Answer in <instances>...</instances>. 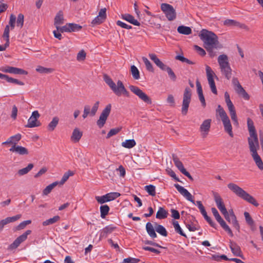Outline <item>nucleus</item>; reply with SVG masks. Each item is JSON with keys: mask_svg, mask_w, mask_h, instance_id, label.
I'll use <instances>...</instances> for the list:
<instances>
[{"mask_svg": "<svg viewBox=\"0 0 263 263\" xmlns=\"http://www.w3.org/2000/svg\"><path fill=\"white\" fill-rule=\"evenodd\" d=\"M247 127L249 133L248 141L251 156L258 168L262 171L263 170V162L257 153V150L259 147L257 134L254 122L250 118L247 119Z\"/></svg>", "mask_w": 263, "mask_h": 263, "instance_id": "nucleus-1", "label": "nucleus"}, {"mask_svg": "<svg viewBox=\"0 0 263 263\" xmlns=\"http://www.w3.org/2000/svg\"><path fill=\"white\" fill-rule=\"evenodd\" d=\"M104 80L114 93L117 96L129 97V92L126 89L123 83L121 80H118L117 83H115L107 75L104 76Z\"/></svg>", "mask_w": 263, "mask_h": 263, "instance_id": "nucleus-2", "label": "nucleus"}, {"mask_svg": "<svg viewBox=\"0 0 263 263\" xmlns=\"http://www.w3.org/2000/svg\"><path fill=\"white\" fill-rule=\"evenodd\" d=\"M200 39L203 42L204 47L208 51L217 48L218 44L217 35L212 31L202 29L199 35Z\"/></svg>", "mask_w": 263, "mask_h": 263, "instance_id": "nucleus-3", "label": "nucleus"}, {"mask_svg": "<svg viewBox=\"0 0 263 263\" xmlns=\"http://www.w3.org/2000/svg\"><path fill=\"white\" fill-rule=\"evenodd\" d=\"M228 187L236 195L255 206L259 205L256 199L242 188L233 183L228 184Z\"/></svg>", "mask_w": 263, "mask_h": 263, "instance_id": "nucleus-4", "label": "nucleus"}, {"mask_svg": "<svg viewBox=\"0 0 263 263\" xmlns=\"http://www.w3.org/2000/svg\"><path fill=\"white\" fill-rule=\"evenodd\" d=\"M216 111L221 118L225 132L228 133L231 137H233L232 126L226 112L220 105H218Z\"/></svg>", "mask_w": 263, "mask_h": 263, "instance_id": "nucleus-5", "label": "nucleus"}, {"mask_svg": "<svg viewBox=\"0 0 263 263\" xmlns=\"http://www.w3.org/2000/svg\"><path fill=\"white\" fill-rule=\"evenodd\" d=\"M217 61L222 74L229 80L232 76V69L229 63L228 56L226 54L220 55Z\"/></svg>", "mask_w": 263, "mask_h": 263, "instance_id": "nucleus-6", "label": "nucleus"}, {"mask_svg": "<svg viewBox=\"0 0 263 263\" xmlns=\"http://www.w3.org/2000/svg\"><path fill=\"white\" fill-rule=\"evenodd\" d=\"M148 56L150 59L154 62L157 66H158L161 70H166L167 72L170 79L173 81H175L176 80V76L172 69L170 67L165 65L162 61H161L155 54L149 53Z\"/></svg>", "mask_w": 263, "mask_h": 263, "instance_id": "nucleus-7", "label": "nucleus"}, {"mask_svg": "<svg viewBox=\"0 0 263 263\" xmlns=\"http://www.w3.org/2000/svg\"><path fill=\"white\" fill-rule=\"evenodd\" d=\"M224 98L231 119L235 124L238 125V122L235 107L231 101L230 95L228 92L224 93Z\"/></svg>", "mask_w": 263, "mask_h": 263, "instance_id": "nucleus-8", "label": "nucleus"}, {"mask_svg": "<svg viewBox=\"0 0 263 263\" xmlns=\"http://www.w3.org/2000/svg\"><path fill=\"white\" fill-rule=\"evenodd\" d=\"M191 97L192 92L191 89L189 87H186L183 93V102L181 108V112L183 115H185L187 112L189 105L191 100Z\"/></svg>", "mask_w": 263, "mask_h": 263, "instance_id": "nucleus-9", "label": "nucleus"}, {"mask_svg": "<svg viewBox=\"0 0 263 263\" xmlns=\"http://www.w3.org/2000/svg\"><path fill=\"white\" fill-rule=\"evenodd\" d=\"M205 71L207 77V79L208 81V83L210 85L212 92L216 95L217 93V91L216 89V87L215 85V83L214 80V77H217L215 75V73L213 71L212 68L209 66L208 65H206L205 66Z\"/></svg>", "mask_w": 263, "mask_h": 263, "instance_id": "nucleus-10", "label": "nucleus"}, {"mask_svg": "<svg viewBox=\"0 0 263 263\" xmlns=\"http://www.w3.org/2000/svg\"><path fill=\"white\" fill-rule=\"evenodd\" d=\"M211 211L216 220L220 224L221 227L229 234L231 237H233V234L232 230L227 224L224 220L221 218L217 209L215 208H212L211 209Z\"/></svg>", "mask_w": 263, "mask_h": 263, "instance_id": "nucleus-11", "label": "nucleus"}, {"mask_svg": "<svg viewBox=\"0 0 263 263\" xmlns=\"http://www.w3.org/2000/svg\"><path fill=\"white\" fill-rule=\"evenodd\" d=\"M129 89L141 100L148 104H152L151 99L139 87L134 85L129 86Z\"/></svg>", "mask_w": 263, "mask_h": 263, "instance_id": "nucleus-12", "label": "nucleus"}, {"mask_svg": "<svg viewBox=\"0 0 263 263\" xmlns=\"http://www.w3.org/2000/svg\"><path fill=\"white\" fill-rule=\"evenodd\" d=\"M161 9L165 14L168 20L173 21L175 19L176 13L172 6L168 4L163 3L161 5Z\"/></svg>", "mask_w": 263, "mask_h": 263, "instance_id": "nucleus-13", "label": "nucleus"}, {"mask_svg": "<svg viewBox=\"0 0 263 263\" xmlns=\"http://www.w3.org/2000/svg\"><path fill=\"white\" fill-rule=\"evenodd\" d=\"M111 108V105L109 104L106 106L101 113L99 119L97 122V124L100 128H102L105 124L106 121L110 114Z\"/></svg>", "mask_w": 263, "mask_h": 263, "instance_id": "nucleus-14", "label": "nucleus"}, {"mask_svg": "<svg viewBox=\"0 0 263 263\" xmlns=\"http://www.w3.org/2000/svg\"><path fill=\"white\" fill-rule=\"evenodd\" d=\"M120 196L118 192H110L101 196H96V200L100 204L115 200Z\"/></svg>", "mask_w": 263, "mask_h": 263, "instance_id": "nucleus-15", "label": "nucleus"}, {"mask_svg": "<svg viewBox=\"0 0 263 263\" xmlns=\"http://www.w3.org/2000/svg\"><path fill=\"white\" fill-rule=\"evenodd\" d=\"M225 218V219L229 222L232 223L233 227L238 231H239L240 226L238 222V221L236 219V217L233 211L232 210L229 211V212L227 211L226 213H223L222 214Z\"/></svg>", "mask_w": 263, "mask_h": 263, "instance_id": "nucleus-16", "label": "nucleus"}, {"mask_svg": "<svg viewBox=\"0 0 263 263\" xmlns=\"http://www.w3.org/2000/svg\"><path fill=\"white\" fill-rule=\"evenodd\" d=\"M40 115L37 110L33 111L29 119L28 120L26 127L33 128L38 127L41 125L40 122L38 120Z\"/></svg>", "mask_w": 263, "mask_h": 263, "instance_id": "nucleus-17", "label": "nucleus"}, {"mask_svg": "<svg viewBox=\"0 0 263 263\" xmlns=\"http://www.w3.org/2000/svg\"><path fill=\"white\" fill-rule=\"evenodd\" d=\"M0 70L3 72L14 74H27V71L17 67L6 66L0 67Z\"/></svg>", "mask_w": 263, "mask_h": 263, "instance_id": "nucleus-18", "label": "nucleus"}, {"mask_svg": "<svg viewBox=\"0 0 263 263\" xmlns=\"http://www.w3.org/2000/svg\"><path fill=\"white\" fill-rule=\"evenodd\" d=\"M212 120L210 119L204 120L201 123L199 130L202 137L205 138L208 135L210 130Z\"/></svg>", "mask_w": 263, "mask_h": 263, "instance_id": "nucleus-19", "label": "nucleus"}, {"mask_svg": "<svg viewBox=\"0 0 263 263\" xmlns=\"http://www.w3.org/2000/svg\"><path fill=\"white\" fill-rule=\"evenodd\" d=\"M174 186L180 194L185 198L186 200L191 201L194 204H195L196 202L193 199V196L186 189L178 184H175Z\"/></svg>", "mask_w": 263, "mask_h": 263, "instance_id": "nucleus-20", "label": "nucleus"}, {"mask_svg": "<svg viewBox=\"0 0 263 263\" xmlns=\"http://www.w3.org/2000/svg\"><path fill=\"white\" fill-rule=\"evenodd\" d=\"M31 233V230H27L25 233H24L22 235L18 236L14 241L10 245V247L11 249H15L17 247L19 246V245L23 242H24L25 240H26L27 238L28 235L30 234Z\"/></svg>", "mask_w": 263, "mask_h": 263, "instance_id": "nucleus-21", "label": "nucleus"}, {"mask_svg": "<svg viewBox=\"0 0 263 263\" xmlns=\"http://www.w3.org/2000/svg\"><path fill=\"white\" fill-rule=\"evenodd\" d=\"M82 28V26L80 25L74 24V23H68L63 26L61 28L62 32H76L79 31Z\"/></svg>", "mask_w": 263, "mask_h": 263, "instance_id": "nucleus-22", "label": "nucleus"}, {"mask_svg": "<svg viewBox=\"0 0 263 263\" xmlns=\"http://www.w3.org/2000/svg\"><path fill=\"white\" fill-rule=\"evenodd\" d=\"M173 161L176 166L181 172V173H182L184 175L188 177L189 179L191 180L193 179L192 177L191 176L190 174L187 171H186V170L184 168L182 163L179 160V159L177 157H174Z\"/></svg>", "mask_w": 263, "mask_h": 263, "instance_id": "nucleus-23", "label": "nucleus"}, {"mask_svg": "<svg viewBox=\"0 0 263 263\" xmlns=\"http://www.w3.org/2000/svg\"><path fill=\"white\" fill-rule=\"evenodd\" d=\"M64 21L63 12L62 11H59L55 16L54 25L56 27L57 29L60 31H61L62 28L60 25L64 23Z\"/></svg>", "mask_w": 263, "mask_h": 263, "instance_id": "nucleus-24", "label": "nucleus"}, {"mask_svg": "<svg viewBox=\"0 0 263 263\" xmlns=\"http://www.w3.org/2000/svg\"><path fill=\"white\" fill-rule=\"evenodd\" d=\"M9 151L20 155H27L28 154V151L26 148L16 145H13L10 148Z\"/></svg>", "mask_w": 263, "mask_h": 263, "instance_id": "nucleus-25", "label": "nucleus"}, {"mask_svg": "<svg viewBox=\"0 0 263 263\" xmlns=\"http://www.w3.org/2000/svg\"><path fill=\"white\" fill-rule=\"evenodd\" d=\"M3 37L6 40V43L4 45H0V51H4L9 45V26L7 25L5 27Z\"/></svg>", "mask_w": 263, "mask_h": 263, "instance_id": "nucleus-26", "label": "nucleus"}, {"mask_svg": "<svg viewBox=\"0 0 263 263\" xmlns=\"http://www.w3.org/2000/svg\"><path fill=\"white\" fill-rule=\"evenodd\" d=\"M83 133L78 128H75L71 136V140L74 142H78L82 137Z\"/></svg>", "mask_w": 263, "mask_h": 263, "instance_id": "nucleus-27", "label": "nucleus"}, {"mask_svg": "<svg viewBox=\"0 0 263 263\" xmlns=\"http://www.w3.org/2000/svg\"><path fill=\"white\" fill-rule=\"evenodd\" d=\"M196 87H197V91L199 99L202 105L203 106L205 107L206 105L205 101L204 99V96L202 92V86L199 82V81H197L196 82Z\"/></svg>", "mask_w": 263, "mask_h": 263, "instance_id": "nucleus-28", "label": "nucleus"}, {"mask_svg": "<svg viewBox=\"0 0 263 263\" xmlns=\"http://www.w3.org/2000/svg\"><path fill=\"white\" fill-rule=\"evenodd\" d=\"M121 18L134 25L139 26L140 25V23L133 15L125 13L122 14Z\"/></svg>", "mask_w": 263, "mask_h": 263, "instance_id": "nucleus-29", "label": "nucleus"}, {"mask_svg": "<svg viewBox=\"0 0 263 263\" xmlns=\"http://www.w3.org/2000/svg\"><path fill=\"white\" fill-rule=\"evenodd\" d=\"M234 89L236 91V92L242 96V97L247 100H248L250 98L249 95L248 94V93L245 91V90L243 89V88L242 87V86L240 85L237 86L236 87H234Z\"/></svg>", "mask_w": 263, "mask_h": 263, "instance_id": "nucleus-30", "label": "nucleus"}, {"mask_svg": "<svg viewBox=\"0 0 263 263\" xmlns=\"http://www.w3.org/2000/svg\"><path fill=\"white\" fill-rule=\"evenodd\" d=\"M115 227L112 226H107L103 228L100 232V237H106L108 234L111 233L115 229Z\"/></svg>", "mask_w": 263, "mask_h": 263, "instance_id": "nucleus-31", "label": "nucleus"}, {"mask_svg": "<svg viewBox=\"0 0 263 263\" xmlns=\"http://www.w3.org/2000/svg\"><path fill=\"white\" fill-rule=\"evenodd\" d=\"M146 230L148 234L153 238L157 237V234L155 232V230L154 229L152 224L148 222L146 224Z\"/></svg>", "mask_w": 263, "mask_h": 263, "instance_id": "nucleus-32", "label": "nucleus"}, {"mask_svg": "<svg viewBox=\"0 0 263 263\" xmlns=\"http://www.w3.org/2000/svg\"><path fill=\"white\" fill-rule=\"evenodd\" d=\"M59 122V119L58 117H54L52 118L51 122H49L47 126L48 130L53 131L54 130Z\"/></svg>", "mask_w": 263, "mask_h": 263, "instance_id": "nucleus-33", "label": "nucleus"}, {"mask_svg": "<svg viewBox=\"0 0 263 263\" xmlns=\"http://www.w3.org/2000/svg\"><path fill=\"white\" fill-rule=\"evenodd\" d=\"M230 247L232 253L236 256H241V251L240 247L238 246L235 242H231Z\"/></svg>", "mask_w": 263, "mask_h": 263, "instance_id": "nucleus-34", "label": "nucleus"}, {"mask_svg": "<svg viewBox=\"0 0 263 263\" xmlns=\"http://www.w3.org/2000/svg\"><path fill=\"white\" fill-rule=\"evenodd\" d=\"M167 215V212L163 208L160 207L157 212L156 217L159 219H162L166 218Z\"/></svg>", "mask_w": 263, "mask_h": 263, "instance_id": "nucleus-35", "label": "nucleus"}, {"mask_svg": "<svg viewBox=\"0 0 263 263\" xmlns=\"http://www.w3.org/2000/svg\"><path fill=\"white\" fill-rule=\"evenodd\" d=\"M178 32L182 34L189 35L192 33V30L189 27L180 26L177 28Z\"/></svg>", "mask_w": 263, "mask_h": 263, "instance_id": "nucleus-36", "label": "nucleus"}, {"mask_svg": "<svg viewBox=\"0 0 263 263\" xmlns=\"http://www.w3.org/2000/svg\"><path fill=\"white\" fill-rule=\"evenodd\" d=\"M136 144V141L134 139L126 140L121 143L122 146L127 148H132Z\"/></svg>", "mask_w": 263, "mask_h": 263, "instance_id": "nucleus-37", "label": "nucleus"}, {"mask_svg": "<svg viewBox=\"0 0 263 263\" xmlns=\"http://www.w3.org/2000/svg\"><path fill=\"white\" fill-rule=\"evenodd\" d=\"M175 231L176 233L179 234L180 235L186 237V234L183 232L181 228L180 227L177 221H173L172 222Z\"/></svg>", "mask_w": 263, "mask_h": 263, "instance_id": "nucleus-38", "label": "nucleus"}, {"mask_svg": "<svg viewBox=\"0 0 263 263\" xmlns=\"http://www.w3.org/2000/svg\"><path fill=\"white\" fill-rule=\"evenodd\" d=\"M59 184L58 181H55L51 184L48 185L43 190V195H47L49 194L51 191L52 190V189L55 187L57 185Z\"/></svg>", "mask_w": 263, "mask_h": 263, "instance_id": "nucleus-39", "label": "nucleus"}, {"mask_svg": "<svg viewBox=\"0 0 263 263\" xmlns=\"http://www.w3.org/2000/svg\"><path fill=\"white\" fill-rule=\"evenodd\" d=\"M186 227L191 232H194L199 229V226L197 222H191L186 223Z\"/></svg>", "mask_w": 263, "mask_h": 263, "instance_id": "nucleus-40", "label": "nucleus"}, {"mask_svg": "<svg viewBox=\"0 0 263 263\" xmlns=\"http://www.w3.org/2000/svg\"><path fill=\"white\" fill-rule=\"evenodd\" d=\"M130 72L133 78L135 80H139L140 79V72L137 67L135 65L130 67Z\"/></svg>", "mask_w": 263, "mask_h": 263, "instance_id": "nucleus-41", "label": "nucleus"}, {"mask_svg": "<svg viewBox=\"0 0 263 263\" xmlns=\"http://www.w3.org/2000/svg\"><path fill=\"white\" fill-rule=\"evenodd\" d=\"M74 175V173L71 171H68L63 175L61 180L59 182V184L63 185L69 178Z\"/></svg>", "mask_w": 263, "mask_h": 263, "instance_id": "nucleus-42", "label": "nucleus"}, {"mask_svg": "<svg viewBox=\"0 0 263 263\" xmlns=\"http://www.w3.org/2000/svg\"><path fill=\"white\" fill-rule=\"evenodd\" d=\"M60 219L59 216H55L52 218H49L43 222V225L46 226L50 224H52L58 222Z\"/></svg>", "mask_w": 263, "mask_h": 263, "instance_id": "nucleus-43", "label": "nucleus"}, {"mask_svg": "<svg viewBox=\"0 0 263 263\" xmlns=\"http://www.w3.org/2000/svg\"><path fill=\"white\" fill-rule=\"evenodd\" d=\"M100 216L102 218H105L106 216L108 214L109 207L106 205H101L100 208Z\"/></svg>", "mask_w": 263, "mask_h": 263, "instance_id": "nucleus-44", "label": "nucleus"}, {"mask_svg": "<svg viewBox=\"0 0 263 263\" xmlns=\"http://www.w3.org/2000/svg\"><path fill=\"white\" fill-rule=\"evenodd\" d=\"M195 205H196L197 206V207L200 210L201 214L202 215L204 218L205 219V218H207L208 216L201 201H197Z\"/></svg>", "mask_w": 263, "mask_h": 263, "instance_id": "nucleus-45", "label": "nucleus"}, {"mask_svg": "<svg viewBox=\"0 0 263 263\" xmlns=\"http://www.w3.org/2000/svg\"><path fill=\"white\" fill-rule=\"evenodd\" d=\"M223 25L224 26H239L240 27V24L239 22L231 19H227L223 21Z\"/></svg>", "mask_w": 263, "mask_h": 263, "instance_id": "nucleus-46", "label": "nucleus"}, {"mask_svg": "<svg viewBox=\"0 0 263 263\" xmlns=\"http://www.w3.org/2000/svg\"><path fill=\"white\" fill-rule=\"evenodd\" d=\"M33 167V164L30 163L27 166L20 170L18 171V174L20 176L24 175L27 174L30 171H31Z\"/></svg>", "mask_w": 263, "mask_h": 263, "instance_id": "nucleus-47", "label": "nucleus"}, {"mask_svg": "<svg viewBox=\"0 0 263 263\" xmlns=\"http://www.w3.org/2000/svg\"><path fill=\"white\" fill-rule=\"evenodd\" d=\"M155 230L163 236H166L167 235L165 228L162 225L158 224L155 228Z\"/></svg>", "mask_w": 263, "mask_h": 263, "instance_id": "nucleus-48", "label": "nucleus"}, {"mask_svg": "<svg viewBox=\"0 0 263 263\" xmlns=\"http://www.w3.org/2000/svg\"><path fill=\"white\" fill-rule=\"evenodd\" d=\"M24 16L23 14L20 13L16 18V27L19 28H22L24 25Z\"/></svg>", "mask_w": 263, "mask_h": 263, "instance_id": "nucleus-49", "label": "nucleus"}, {"mask_svg": "<svg viewBox=\"0 0 263 263\" xmlns=\"http://www.w3.org/2000/svg\"><path fill=\"white\" fill-rule=\"evenodd\" d=\"M142 61L145 65L146 69L150 72H153L154 69L149 61L145 57L142 58Z\"/></svg>", "mask_w": 263, "mask_h": 263, "instance_id": "nucleus-50", "label": "nucleus"}, {"mask_svg": "<svg viewBox=\"0 0 263 263\" xmlns=\"http://www.w3.org/2000/svg\"><path fill=\"white\" fill-rule=\"evenodd\" d=\"M212 194L217 206L223 202L221 196L218 193L213 192Z\"/></svg>", "mask_w": 263, "mask_h": 263, "instance_id": "nucleus-51", "label": "nucleus"}, {"mask_svg": "<svg viewBox=\"0 0 263 263\" xmlns=\"http://www.w3.org/2000/svg\"><path fill=\"white\" fill-rule=\"evenodd\" d=\"M145 190L149 195L154 196L156 195L155 186L153 185H146L145 186Z\"/></svg>", "mask_w": 263, "mask_h": 263, "instance_id": "nucleus-52", "label": "nucleus"}, {"mask_svg": "<svg viewBox=\"0 0 263 263\" xmlns=\"http://www.w3.org/2000/svg\"><path fill=\"white\" fill-rule=\"evenodd\" d=\"M36 70L41 73H48L52 71L51 68H47L41 66H37L36 68Z\"/></svg>", "mask_w": 263, "mask_h": 263, "instance_id": "nucleus-53", "label": "nucleus"}, {"mask_svg": "<svg viewBox=\"0 0 263 263\" xmlns=\"http://www.w3.org/2000/svg\"><path fill=\"white\" fill-rule=\"evenodd\" d=\"M16 22V17L13 14H11L10 16V20L9 22V25H8L9 26V28H11V29H14L15 27Z\"/></svg>", "mask_w": 263, "mask_h": 263, "instance_id": "nucleus-54", "label": "nucleus"}, {"mask_svg": "<svg viewBox=\"0 0 263 263\" xmlns=\"http://www.w3.org/2000/svg\"><path fill=\"white\" fill-rule=\"evenodd\" d=\"M31 223V221L30 220H27L24 221L22 222H21L16 227V229L17 230H20L22 229H24L26 226L28 224H29Z\"/></svg>", "mask_w": 263, "mask_h": 263, "instance_id": "nucleus-55", "label": "nucleus"}, {"mask_svg": "<svg viewBox=\"0 0 263 263\" xmlns=\"http://www.w3.org/2000/svg\"><path fill=\"white\" fill-rule=\"evenodd\" d=\"M244 216L248 224L250 226H253L254 224V221L251 217L249 213L248 212H245L244 213Z\"/></svg>", "mask_w": 263, "mask_h": 263, "instance_id": "nucleus-56", "label": "nucleus"}, {"mask_svg": "<svg viewBox=\"0 0 263 263\" xmlns=\"http://www.w3.org/2000/svg\"><path fill=\"white\" fill-rule=\"evenodd\" d=\"M22 136L20 134H17L14 136H11V139L13 142V145L16 144L21 139Z\"/></svg>", "mask_w": 263, "mask_h": 263, "instance_id": "nucleus-57", "label": "nucleus"}, {"mask_svg": "<svg viewBox=\"0 0 263 263\" xmlns=\"http://www.w3.org/2000/svg\"><path fill=\"white\" fill-rule=\"evenodd\" d=\"M99 101H97L96 102L93 107H92L91 109L90 110V116H93L96 115L98 109V107H99Z\"/></svg>", "mask_w": 263, "mask_h": 263, "instance_id": "nucleus-58", "label": "nucleus"}, {"mask_svg": "<svg viewBox=\"0 0 263 263\" xmlns=\"http://www.w3.org/2000/svg\"><path fill=\"white\" fill-rule=\"evenodd\" d=\"M86 58V53L83 50H81L77 54V59L79 61H83Z\"/></svg>", "mask_w": 263, "mask_h": 263, "instance_id": "nucleus-59", "label": "nucleus"}, {"mask_svg": "<svg viewBox=\"0 0 263 263\" xmlns=\"http://www.w3.org/2000/svg\"><path fill=\"white\" fill-rule=\"evenodd\" d=\"M166 102L171 106L174 107L175 106V100L172 95H168L166 99Z\"/></svg>", "mask_w": 263, "mask_h": 263, "instance_id": "nucleus-60", "label": "nucleus"}, {"mask_svg": "<svg viewBox=\"0 0 263 263\" xmlns=\"http://www.w3.org/2000/svg\"><path fill=\"white\" fill-rule=\"evenodd\" d=\"M8 82L10 83L17 84L18 85H21V86L24 85V83L23 82L19 81L17 79L12 78L11 77H9Z\"/></svg>", "mask_w": 263, "mask_h": 263, "instance_id": "nucleus-61", "label": "nucleus"}, {"mask_svg": "<svg viewBox=\"0 0 263 263\" xmlns=\"http://www.w3.org/2000/svg\"><path fill=\"white\" fill-rule=\"evenodd\" d=\"M117 25L119 26H120L121 27L126 29H130L132 28V27L130 25H128L126 24V23L121 21H118L117 22Z\"/></svg>", "mask_w": 263, "mask_h": 263, "instance_id": "nucleus-62", "label": "nucleus"}, {"mask_svg": "<svg viewBox=\"0 0 263 263\" xmlns=\"http://www.w3.org/2000/svg\"><path fill=\"white\" fill-rule=\"evenodd\" d=\"M139 261V259L132 257L126 258L123 260V263H138Z\"/></svg>", "mask_w": 263, "mask_h": 263, "instance_id": "nucleus-63", "label": "nucleus"}, {"mask_svg": "<svg viewBox=\"0 0 263 263\" xmlns=\"http://www.w3.org/2000/svg\"><path fill=\"white\" fill-rule=\"evenodd\" d=\"M120 129L119 128H112L109 130L107 135V138H109L111 136L116 135Z\"/></svg>", "mask_w": 263, "mask_h": 263, "instance_id": "nucleus-64", "label": "nucleus"}]
</instances>
